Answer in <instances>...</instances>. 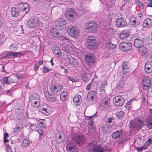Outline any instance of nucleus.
Returning <instances> with one entry per match:
<instances>
[{
	"label": "nucleus",
	"instance_id": "nucleus-1",
	"mask_svg": "<svg viewBox=\"0 0 152 152\" xmlns=\"http://www.w3.org/2000/svg\"><path fill=\"white\" fill-rule=\"evenodd\" d=\"M67 31L71 37L76 38L80 34L79 29L77 27L73 26H69L67 27Z\"/></svg>",
	"mask_w": 152,
	"mask_h": 152
},
{
	"label": "nucleus",
	"instance_id": "nucleus-2",
	"mask_svg": "<svg viewBox=\"0 0 152 152\" xmlns=\"http://www.w3.org/2000/svg\"><path fill=\"white\" fill-rule=\"evenodd\" d=\"M98 27L97 23L91 21L86 24L85 30L86 32L94 33L96 31Z\"/></svg>",
	"mask_w": 152,
	"mask_h": 152
},
{
	"label": "nucleus",
	"instance_id": "nucleus-3",
	"mask_svg": "<svg viewBox=\"0 0 152 152\" xmlns=\"http://www.w3.org/2000/svg\"><path fill=\"white\" fill-rule=\"evenodd\" d=\"M65 17L69 21H72L76 18L77 15L74 10L72 8H68L65 10Z\"/></svg>",
	"mask_w": 152,
	"mask_h": 152
},
{
	"label": "nucleus",
	"instance_id": "nucleus-4",
	"mask_svg": "<svg viewBox=\"0 0 152 152\" xmlns=\"http://www.w3.org/2000/svg\"><path fill=\"white\" fill-rule=\"evenodd\" d=\"M86 137L83 135H74L73 140L75 144L79 146H82L85 142Z\"/></svg>",
	"mask_w": 152,
	"mask_h": 152
},
{
	"label": "nucleus",
	"instance_id": "nucleus-5",
	"mask_svg": "<svg viewBox=\"0 0 152 152\" xmlns=\"http://www.w3.org/2000/svg\"><path fill=\"white\" fill-rule=\"evenodd\" d=\"M66 24L64 19L58 18L56 21L55 29L58 31H61L65 27Z\"/></svg>",
	"mask_w": 152,
	"mask_h": 152
},
{
	"label": "nucleus",
	"instance_id": "nucleus-6",
	"mask_svg": "<svg viewBox=\"0 0 152 152\" xmlns=\"http://www.w3.org/2000/svg\"><path fill=\"white\" fill-rule=\"evenodd\" d=\"M28 26L31 28H34L37 26H40L42 23L38 18H35L30 19L27 23Z\"/></svg>",
	"mask_w": 152,
	"mask_h": 152
},
{
	"label": "nucleus",
	"instance_id": "nucleus-7",
	"mask_svg": "<svg viewBox=\"0 0 152 152\" xmlns=\"http://www.w3.org/2000/svg\"><path fill=\"white\" fill-rule=\"evenodd\" d=\"M58 31L55 30L54 28H53L51 29L50 31V33L53 37L57 38H59L60 37H61L63 39V41L64 42H69V39L67 38L66 37L64 36H62Z\"/></svg>",
	"mask_w": 152,
	"mask_h": 152
},
{
	"label": "nucleus",
	"instance_id": "nucleus-8",
	"mask_svg": "<svg viewBox=\"0 0 152 152\" xmlns=\"http://www.w3.org/2000/svg\"><path fill=\"white\" fill-rule=\"evenodd\" d=\"M87 47L90 49H94L97 45V42L94 37H88L87 39Z\"/></svg>",
	"mask_w": 152,
	"mask_h": 152
},
{
	"label": "nucleus",
	"instance_id": "nucleus-9",
	"mask_svg": "<svg viewBox=\"0 0 152 152\" xmlns=\"http://www.w3.org/2000/svg\"><path fill=\"white\" fill-rule=\"evenodd\" d=\"M38 110L39 112H42L46 115H50L52 111V108L48 105H46L42 107H40Z\"/></svg>",
	"mask_w": 152,
	"mask_h": 152
},
{
	"label": "nucleus",
	"instance_id": "nucleus-10",
	"mask_svg": "<svg viewBox=\"0 0 152 152\" xmlns=\"http://www.w3.org/2000/svg\"><path fill=\"white\" fill-rule=\"evenodd\" d=\"M124 99L120 95L115 96L113 99L114 104L118 107L122 106L124 103Z\"/></svg>",
	"mask_w": 152,
	"mask_h": 152
},
{
	"label": "nucleus",
	"instance_id": "nucleus-11",
	"mask_svg": "<svg viewBox=\"0 0 152 152\" xmlns=\"http://www.w3.org/2000/svg\"><path fill=\"white\" fill-rule=\"evenodd\" d=\"M144 125L143 119L142 118L135 120L132 124L133 128H136L137 129H140L143 127Z\"/></svg>",
	"mask_w": 152,
	"mask_h": 152
},
{
	"label": "nucleus",
	"instance_id": "nucleus-12",
	"mask_svg": "<svg viewBox=\"0 0 152 152\" xmlns=\"http://www.w3.org/2000/svg\"><path fill=\"white\" fill-rule=\"evenodd\" d=\"M18 8L20 12H22L24 15L27 14L29 10L28 4L27 3H20L18 5Z\"/></svg>",
	"mask_w": 152,
	"mask_h": 152
},
{
	"label": "nucleus",
	"instance_id": "nucleus-13",
	"mask_svg": "<svg viewBox=\"0 0 152 152\" xmlns=\"http://www.w3.org/2000/svg\"><path fill=\"white\" fill-rule=\"evenodd\" d=\"M62 88V86L58 84L52 85L50 87L51 91L53 94H56L58 92L59 93Z\"/></svg>",
	"mask_w": 152,
	"mask_h": 152
},
{
	"label": "nucleus",
	"instance_id": "nucleus-14",
	"mask_svg": "<svg viewBox=\"0 0 152 152\" xmlns=\"http://www.w3.org/2000/svg\"><path fill=\"white\" fill-rule=\"evenodd\" d=\"M65 135L64 132H59L56 135V142L58 143H61L64 142L65 139Z\"/></svg>",
	"mask_w": 152,
	"mask_h": 152
},
{
	"label": "nucleus",
	"instance_id": "nucleus-15",
	"mask_svg": "<svg viewBox=\"0 0 152 152\" xmlns=\"http://www.w3.org/2000/svg\"><path fill=\"white\" fill-rule=\"evenodd\" d=\"M119 46L122 50L124 51H127L131 49L132 45L130 42H124L120 43Z\"/></svg>",
	"mask_w": 152,
	"mask_h": 152
},
{
	"label": "nucleus",
	"instance_id": "nucleus-16",
	"mask_svg": "<svg viewBox=\"0 0 152 152\" xmlns=\"http://www.w3.org/2000/svg\"><path fill=\"white\" fill-rule=\"evenodd\" d=\"M95 60L91 54H87L85 57V61L89 66L93 65L95 62Z\"/></svg>",
	"mask_w": 152,
	"mask_h": 152
},
{
	"label": "nucleus",
	"instance_id": "nucleus-17",
	"mask_svg": "<svg viewBox=\"0 0 152 152\" xmlns=\"http://www.w3.org/2000/svg\"><path fill=\"white\" fill-rule=\"evenodd\" d=\"M107 86V82L104 81L101 83V85L99 86L100 95L102 97H103V98L106 97V95L104 90V88L105 87Z\"/></svg>",
	"mask_w": 152,
	"mask_h": 152
},
{
	"label": "nucleus",
	"instance_id": "nucleus-18",
	"mask_svg": "<svg viewBox=\"0 0 152 152\" xmlns=\"http://www.w3.org/2000/svg\"><path fill=\"white\" fill-rule=\"evenodd\" d=\"M142 88L144 90H148L151 85V80L146 77H144L142 81Z\"/></svg>",
	"mask_w": 152,
	"mask_h": 152
},
{
	"label": "nucleus",
	"instance_id": "nucleus-19",
	"mask_svg": "<svg viewBox=\"0 0 152 152\" xmlns=\"http://www.w3.org/2000/svg\"><path fill=\"white\" fill-rule=\"evenodd\" d=\"M131 66L129 62L124 61L122 64V71L123 74H126L130 71Z\"/></svg>",
	"mask_w": 152,
	"mask_h": 152
},
{
	"label": "nucleus",
	"instance_id": "nucleus-20",
	"mask_svg": "<svg viewBox=\"0 0 152 152\" xmlns=\"http://www.w3.org/2000/svg\"><path fill=\"white\" fill-rule=\"evenodd\" d=\"M130 34L129 30H124L121 31L119 34V38L121 39L124 40L128 38Z\"/></svg>",
	"mask_w": 152,
	"mask_h": 152
},
{
	"label": "nucleus",
	"instance_id": "nucleus-21",
	"mask_svg": "<svg viewBox=\"0 0 152 152\" xmlns=\"http://www.w3.org/2000/svg\"><path fill=\"white\" fill-rule=\"evenodd\" d=\"M97 92L95 91H91L87 94V98L91 102L94 101L96 98Z\"/></svg>",
	"mask_w": 152,
	"mask_h": 152
},
{
	"label": "nucleus",
	"instance_id": "nucleus-22",
	"mask_svg": "<svg viewBox=\"0 0 152 152\" xmlns=\"http://www.w3.org/2000/svg\"><path fill=\"white\" fill-rule=\"evenodd\" d=\"M116 24L118 27H121L125 26L126 24V19L124 18H118L116 20Z\"/></svg>",
	"mask_w": 152,
	"mask_h": 152
},
{
	"label": "nucleus",
	"instance_id": "nucleus-23",
	"mask_svg": "<svg viewBox=\"0 0 152 152\" xmlns=\"http://www.w3.org/2000/svg\"><path fill=\"white\" fill-rule=\"evenodd\" d=\"M45 95L46 99L49 101L54 102L56 100L55 95L50 94L48 91L45 92Z\"/></svg>",
	"mask_w": 152,
	"mask_h": 152
},
{
	"label": "nucleus",
	"instance_id": "nucleus-24",
	"mask_svg": "<svg viewBox=\"0 0 152 152\" xmlns=\"http://www.w3.org/2000/svg\"><path fill=\"white\" fill-rule=\"evenodd\" d=\"M97 145L96 142H93L88 144L87 148L90 152H94Z\"/></svg>",
	"mask_w": 152,
	"mask_h": 152
},
{
	"label": "nucleus",
	"instance_id": "nucleus-25",
	"mask_svg": "<svg viewBox=\"0 0 152 152\" xmlns=\"http://www.w3.org/2000/svg\"><path fill=\"white\" fill-rule=\"evenodd\" d=\"M134 45L136 48H140L144 45L142 39L137 38L134 40Z\"/></svg>",
	"mask_w": 152,
	"mask_h": 152
},
{
	"label": "nucleus",
	"instance_id": "nucleus-26",
	"mask_svg": "<svg viewBox=\"0 0 152 152\" xmlns=\"http://www.w3.org/2000/svg\"><path fill=\"white\" fill-rule=\"evenodd\" d=\"M152 142V139L151 138H148L145 142L144 145L143 146L137 148L138 152H141V151L142 150L146 149L148 146Z\"/></svg>",
	"mask_w": 152,
	"mask_h": 152
},
{
	"label": "nucleus",
	"instance_id": "nucleus-27",
	"mask_svg": "<svg viewBox=\"0 0 152 152\" xmlns=\"http://www.w3.org/2000/svg\"><path fill=\"white\" fill-rule=\"evenodd\" d=\"M146 126L149 129L152 128V115H149L145 120Z\"/></svg>",
	"mask_w": 152,
	"mask_h": 152
},
{
	"label": "nucleus",
	"instance_id": "nucleus-28",
	"mask_svg": "<svg viewBox=\"0 0 152 152\" xmlns=\"http://www.w3.org/2000/svg\"><path fill=\"white\" fill-rule=\"evenodd\" d=\"M145 71L147 73H149L152 71V61H148L145 65Z\"/></svg>",
	"mask_w": 152,
	"mask_h": 152
},
{
	"label": "nucleus",
	"instance_id": "nucleus-29",
	"mask_svg": "<svg viewBox=\"0 0 152 152\" xmlns=\"http://www.w3.org/2000/svg\"><path fill=\"white\" fill-rule=\"evenodd\" d=\"M66 148L69 150H72L73 149H76V147L71 140H68L66 142Z\"/></svg>",
	"mask_w": 152,
	"mask_h": 152
},
{
	"label": "nucleus",
	"instance_id": "nucleus-30",
	"mask_svg": "<svg viewBox=\"0 0 152 152\" xmlns=\"http://www.w3.org/2000/svg\"><path fill=\"white\" fill-rule=\"evenodd\" d=\"M52 50L54 55L57 57H59L60 56V49L58 46L55 45L53 46L52 48Z\"/></svg>",
	"mask_w": 152,
	"mask_h": 152
},
{
	"label": "nucleus",
	"instance_id": "nucleus-31",
	"mask_svg": "<svg viewBox=\"0 0 152 152\" xmlns=\"http://www.w3.org/2000/svg\"><path fill=\"white\" fill-rule=\"evenodd\" d=\"M122 134V131L121 130L113 132L112 134L113 139H116L119 138Z\"/></svg>",
	"mask_w": 152,
	"mask_h": 152
},
{
	"label": "nucleus",
	"instance_id": "nucleus-32",
	"mask_svg": "<svg viewBox=\"0 0 152 152\" xmlns=\"http://www.w3.org/2000/svg\"><path fill=\"white\" fill-rule=\"evenodd\" d=\"M129 18V24L133 25L134 26L139 24V22L136 21V18L133 16H131Z\"/></svg>",
	"mask_w": 152,
	"mask_h": 152
},
{
	"label": "nucleus",
	"instance_id": "nucleus-33",
	"mask_svg": "<svg viewBox=\"0 0 152 152\" xmlns=\"http://www.w3.org/2000/svg\"><path fill=\"white\" fill-rule=\"evenodd\" d=\"M81 8L79 12L82 14H85L89 11L87 6H86L84 4L82 5Z\"/></svg>",
	"mask_w": 152,
	"mask_h": 152
},
{
	"label": "nucleus",
	"instance_id": "nucleus-34",
	"mask_svg": "<svg viewBox=\"0 0 152 152\" xmlns=\"http://www.w3.org/2000/svg\"><path fill=\"white\" fill-rule=\"evenodd\" d=\"M81 96L80 95H76L73 99V102L75 103L76 105L78 106L80 104Z\"/></svg>",
	"mask_w": 152,
	"mask_h": 152
},
{
	"label": "nucleus",
	"instance_id": "nucleus-35",
	"mask_svg": "<svg viewBox=\"0 0 152 152\" xmlns=\"http://www.w3.org/2000/svg\"><path fill=\"white\" fill-rule=\"evenodd\" d=\"M31 101L35 100H39V96L37 93L33 94L29 97Z\"/></svg>",
	"mask_w": 152,
	"mask_h": 152
},
{
	"label": "nucleus",
	"instance_id": "nucleus-36",
	"mask_svg": "<svg viewBox=\"0 0 152 152\" xmlns=\"http://www.w3.org/2000/svg\"><path fill=\"white\" fill-rule=\"evenodd\" d=\"M11 14L13 17H17L19 15L17 9L15 7H13L11 9Z\"/></svg>",
	"mask_w": 152,
	"mask_h": 152
},
{
	"label": "nucleus",
	"instance_id": "nucleus-37",
	"mask_svg": "<svg viewBox=\"0 0 152 152\" xmlns=\"http://www.w3.org/2000/svg\"><path fill=\"white\" fill-rule=\"evenodd\" d=\"M152 24V21L150 19L147 18L143 22V25L145 27L150 26Z\"/></svg>",
	"mask_w": 152,
	"mask_h": 152
},
{
	"label": "nucleus",
	"instance_id": "nucleus-38",
	"mask_svg": "<svg viewBox=\"0 0 152 152\" xmlns=\"http://www.w3.org/2000/svg\"><path fill=\"white\" fill-rule=\"evenodd\" d=\"M133 99H131L127 102L125 107L128 110H129L132 109V102H133Z\"/></svg>",
	"mask_w": 152,
	"mask_h": 152
},
{
	"label": "nucleus",
	"instance_id": "nucleus-39",
	"mask_svg": "<svg viewBox=\"0 0 152 152\" xmlns=\"http://www.w3.org/2000/svg\"><path fill=\"white\" fill-rule=\"evenodd\" d=\"M69 80L72 82H75L78 80V78L75 75H73L71 76H67Z\"/></svg>",
	"mask_w": 152,
	"mask_h": 152
},
{
	"label": "nucleus",
	"instance_id": "nucleus-40",
	"mask_svg": "<svg viewBox=\"0 0 152 152\" xmlns=\"http://www.w3.org/2000/svg\"><path fill=\"white\" fill-rule=\"evenodd\" d=\"M147 48L145 47H142L140 48L138 50V51L142 55H145L148 51Z\"/></svg>",
	"mask_w": 152,
	"mask_h": 152
},
{
	"label": "nucleus",
	"instance_id": "nucleus-41",
	"mask_svg": "<svg viewBox=\"0 0 152 152\" xmlns=\"http://www.w3.org/2000/svg\"><path fill=\"white\" fill-rule=\"evenodd\" d=\"M23 125L20 124V125H16L14 129L15 133H17L20 132L22 129Z\"/></svg>",
	"mask_w": 152,
	"mask_h": 152
},
{
	"label": "nucleus",
	"instance_id": "nucleus-42",
	"mask_svg": "<svg viewBox=\"0 0 152 152\" xmlns=\"http://www.w3.org/2000/svg\"><path fill=\"white\" fill-rule=\"evenodd\" d=\"M125 81L123 79H121L117 83V86L119 88H123L124 86Z\"/></svg>",
	"mask_w": 152,
	"mask_h": 152
},
{
	"label": "nucleus",
	"instance_id": "nucleus-43",
	"mask_svg": "<svg viewBox=\"0 0 152 152\" xmlns=\"http://www.w3.org/2000/svg\"><path fill=\"white\" fill-rule=\"evenodd\" d=\"M31 104L34 107H38L40 105L39 100H35L31 101Z\"/></svg>",
	"mask_w": 152,
	"mask_h": 152
},
{
	"label": "nucleus",
	"instance_id": "nucleus-44",
	"mask_svg": "<svg viewBox=\"0 0 152 152\" xmlns=\"http://www.w3.org/2000/svg\"><path fill=\"white\" fill-rule=\"evenodd\" d=\"M67 59L69 60V62L70 63L72 64L73 65H77L78 64L77 61L76 59L74 58H71L70 59H69V58H67Z\"/></svg>",
	"mask_w": 152,
	"mask_h": 152
},
{
	"label": "nucleus",
	"instance_id": "nucleus-45",
	"mask_svg": "<svg viewBox=\"0 0 152 152\" xmlns=\"http://www.w3.org/2000/svg\"><path fill=\"white\" fill-rule=\"evenodd\" d=\"M43 61L41 60L39 61L38 62L35 64L34 66V71H36L39 68V66L43 64Z\"/></svg>",
	"mask_w": 152,
	"mask_h": 152
},
{
	"label": "nucleus",
	"instance_id": "nucleus-46",
	"mask_svg": "<svg viewBox=\"0 0 152 152\" xmlns=\"http://www.w3.org/2000/svg\"><path fill=\"white\" fill-rule=\"evenodd\" d=\"M67 94L66 92H62L60 95V100L64 101L66 99Z\"/></svg>",
	"mask_w": 152,
	"mask_h": 152
},
{
	"label": "nucleus",
	"instance_id": "nucleus-47",
	"mask_svg": "<svg viewBox=\"0 0 152 152\" xmlns=\"http://www.w3.org/2000/svg\"><path fill=\"white\" fill-rule=\"evenodd\" d=\"M18 48L17 45L14 43H12L9 47V49L12 51H15Z\"/></svg>",
	"mask_w": 152,
	"mask_h": 152
},
{
	"label": "nucleus",
	"instance_id": "nucleus-48",
	"mask_svg": "<svg viewBox=\"0 0 152 152\" xmlns=\"http://www.w3.org/2000/svg\"><path fill=\"white\" fill-rule=\"evenodd\" d=\"M93 119L91 120L88 123V127L91 129H94L95 127L94 126Z\"/></svg>",
	"mask_w": 152,
	"mask_h": 152
},
{
	"label": "nucleus",
	"instance_id": "nucleus-49",
	"mask_svg": "<svg viewBox=\"0 0 152 152\" xmlns=\"http://www.w3.org/2000/svg\"><path fill=\"white\" fill-rule=\"evenodd\" d=\"M94 152H105L103 148L97 145Z\"/></svg>",
	"mask_w": 152,
	"mask_h": 152
},
{
	"label": "nucleus",
	"instance_id": "nucleus-50",
	"mask_svg": "<svg viewBox=\"0 0 152 152\" xmlns=\"http://www.w3.org/2000/svg\"><path fill=\"white\" fill-rule=\"evenodd\" d=\"M125 114L124 112L122 110L120 111L117 115L118 118L119 119H121Z\"/></svg>",
	"mask_w": 152,
	"mask_h": 152
},
{
	"label": "nucleus",
	"instance_id": "nucleus-51",
	"mask_svg": "<svg viewBox=\"0 0 152 152\" xmlns=\"http://www.w3.org/2000/svg\"><path fill=\"white\" fill-rule=\"evenodd\" d=\"M102 105L104 108H107L109 106V102L107 100L102 101Z\"/></svg>",
	"mask_w": 152,
	"mask_h": 152
},
{
	"label": "nucleus",
	"instance_id": "nucleus-52",
	"mask_svg": "<svg viewBox=\"0 0 152 152\" xmlns=\"http://www.w3.org/2000/svg\"><path fill=\"white\" fill-rule=\"evenodd\" d=\"M38 121L39 123V124L40 126L42 127H43L45 126V119H40L38 120Z\"/></svg>",
	"mask_w": 152,
	"mask_h": 152
},
{
	"label": "nucleus",
	"instance_id": "nucleus-53",
	"mask_svg": "<svg viewBox=\"0 0 152 152\" xmlns=\"http://www.w3.org/2000/svg\"><path fill=\"white\" fill-rule=\"evenodd\" d=\"M37 132L39 133V138H42L44 136V132L41 129H39L37 130Z\"/></svg>",
	"mask_w": 152,
	"mask_h": 152
},
{
	"label": "nucleus",
	"instance_id": "nucleus-54",
	"mask_svg": "<svg viewBox=\"0 0 152 152\" xmlns=\"http://www.w3.org/2000/svg\"><path fill=\"white\" fill-rule=\"evenodd\" d=\"M4 141L5 143L9 142V140H7V138L9 137V134L7 132H6L4 134Z\"/></svg>",
	"mask_w": 152,
	"mask_h": 152
},
{
	"label": "nucleus",
	"instance_id": "nucleus-55",
	"mask_svg": "<svg viewBox=\"0 0 152 152\" xmlns=\"http://www.w3.org/2000/svg\"><path fill=\"white\" fill-rule=\"evenodd\" d=\"M52 70V69L50 68H47L45 66H44L42 68V72L43 73H46L49 72Z\"/></svg>",
	"mask_w": 152,
	"mask_h": 152
},
{
	"label": "nucleus",
	"instance_id": "nucleus-56",
	"mask_svg": "<svg viewBox=\"0 0 152 152\" xmlns=\"http://www.w3.org/2000/svg\"><path fill=\"white\" fill-rule=\"evenodd\" d=\"M30 140L27 139H24L23 141V146L26 147L30 143Z\"/></svg>",
	"mask_w": 152,
	"mask_h": 152
},
{
	"label": "nucleus",
	"instance_id": "nucleus-57",
	"mask_svg": "<svg viewBox=\"0 0 152 152\" xmlns=\"http://www.w3.org/2000/svg\"><path fill=\"white\" fill-rule=\"evenodd\" d=\"M42 17L45 20H47L49 18V16L47 14H43L42 15Z\"/></svg>",
	"mask_w": 152,
	"mask_h": 152
},
{
	"label": "nucleus",
	"instance_id": "nucleus-58",
	"mask_svg": "<svg viewBox=\"0 0 152 152\" xmlns=\"http://www.w3.org/2000/svg\"><path fill=\"white\" fill-rule=\"evenodd\" d=\"M5 56L7 58H10L11 57H12V51L7 52Z\"/></svg>",
	"mask_w": 152,
	"mask_h": 152
},
{
	"label": "nucleus",
	"instance_id": "nucleus-59",
	"mask_svg": "<svg viewBox=\"0 0 152 152\" xmlns=\"http://www.w3.org/2000/svg\"><path fill=\"white\" fill-rule=\"evenodd\" d=\"M30 129L32 130H34L36 128V124H31L30 127Z\"/></svg>",
	"mask_w": 152,
	"mask_h": 152
},
{
	"label": "nucleus",
	"instance_id": "nucleus-60",
	"mask_svg": "<svg viewBox=\"0 0 152 152\" xmlns=\"http://www.w3.org/2000/svg\"><path fill=\"white\" fill-rule=\"evenodd\" d=\"M82 80L84 82H86L88 79L86 75H83L81 77Z\"/></svg>",
	"mask_w": 152,
	"mask_h": 152
},
{
	"label": "nucleus",
	"instance_id": "nucleus-61",
	"mask_svg": "<svg viewBox=\"0 0 152 152\" xmlns=\"http://www.w3.org/2000/svg\"><path fill=\"white\" fill-rule=\"evenodd\" d=\"M3 81L5 84H8L9 83L8 81V77H4L3 78Z\"/></svg>",
	"mask_w": 152,
	"mask_h": 152
},
{
	"label": "nucleus",
	"instance_id": "nucleus-62",
	"mask_svg": "<svg viewBox=\"0 0 152 152\" xmlns=\"http://www.w3.org/2000/svg\"><path fill=\"white\" fill-rule=\"evenodd\" d=\"M93 81V80H92L91 81L90 83H89L87 85V86H86V89L87 90H89L91 89V84H92V82Z\"/></svg>",
	"mask_w": 152,
	"mask_h": 152
},
{
	"label": "nucleus",
	"instance_id": "nucleus-63",
	"mask_svg": "<svg viewBox=\"0 0 152 152\" xmlns=\"http://www.w3.org/2000/svg\"><path fill=\"white\" fill-rule=\"evenodd\" d=\"M148 1L147 7H152V0H149Z\"/></svg>",
	"mask_w": 152,
	"mask_h": 152
},
{
	"label": "nucleus",
	"instance_id": "nucleus-64",
	"mask_svg": "<svg viewBox=\"0 0 152 152\" xmlns=\"http://www.w3.org/2000/svg\"><path fill=\"white\" fill-rule=\"evenodd\" d=\"M96 117V115H95V114H94L93 115L91 116H87V119L88 120H92V119H93L92 118H95Z\"/></svg>",
	"mask_w": 152,
	"mask_h": 152
}]
</instances>
